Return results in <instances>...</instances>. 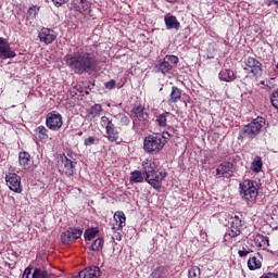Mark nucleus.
I'll list each match as a JSON object with an SVG mask.
<instances>
[{
    "label": "nucleus",
    "mask_w": 278,
    "mask_h": 278,
    "mask_svg": "<svg viewBox=\"0 0 278 278\" xmlns=\"http://www.w3.org/2000/svg\"><path fill=\"white\" fill-rule=\"evenodd\" d=\"M130 184H142L144 181V176H142V172L135 170L130 174L129 178Z\"/></svg>",
    "instance_id": "bb28decb"
},
{
    "label": "nucleus",
    "mask_w": 278,
    "mask_h": 278,
    "mask_svg": "<svg viewBox=\"0 0 278 278\" xmlns=\"http://www.w3.org/2000/svg\"><path fill=\"white\" fill-rule=\"evenodd\" d=\"M101 277V269L97 266L86 267L79 271L77 278H98Z\"/></svg>",
    "instance_id": "2eb2a0df"
},
{
    "label": "nucleus",
    "mask_w": 278,
    "mask_h": 278,
    "mask_svg": "<svg viewBox=\"0 0 278 278\" xmlns=\"http://www.w3.org/2000/svg\"><path fill=\"white\" fill-rule=\"evenodd\" d=\"M106 138L109 142H115L116 144H121L123 142L121 132L118 131V128H116V125L106 130Z\"/></svg>",
    "instance_id": "dca6fc26"
},
{
    "label": "nucleus",
    "mask_w": 278,
    "mask_h": 278,
    "mask_svg": "<svg viewBox=\"0 0 278 278\" xmlns=\"http://www.w3.org/2000/svg\"><path fill=\"white\" fill-rule=\"evenodd\" d=\"M261 278H278L277 274L268 273L266 275H263Z\"/></svg>",
    "instance_id": "a18cd8bd"
},
{
    "label": "nucleus",
    "mask_w": 278,
    "mask_h": 278,
    "mask_svg": "<svg viewBox=\"0 0 278 278\" xmlns=\"http://www.w3.org/2000/svg\"><path fill=\"white\" fill-rule=\"evenodd\" d=\"M257 256L260 257V254H257Z\"/></svg>",
    "instance_id": "09e8293b"
},
{
    "label": "nucleus",
    "mask_w": 278,
    "mask_h": 278,
    "mask_svg": "<svg viewBox=\"0 0 278 278\" xmlns=\"http://www.w3.org/2000/svg\"><path fill=\"white\" fill-rule=\"evenodd\" d=\"M114 220L117 224V227L113 226V229L121 230V229H123V227H125V223L127 220V217H125V213H123V211H117L114 214Z\"/></svg>",
    "instance_id": "aec40b11"
},
{
    "label": "nucleus",
    "mask_w": 278,
    "mask_h": 278,
    "mask_svg": "<svg viewBox=\"0 0 278 278\" xmlns=\"http://www.w3.org/2000/svg\"><path fill=\"white\" fill-rule=\"evenodd\" d=\"M33 278H51V274H49L47 270L35 268Z\"/></svg>",
    "instance_id": "c756f323"
},
{
    "label": "nucleus",
    "mask_w": 278,
    "mask_h": 278,
    "mask_svg": "<svg viewBox=\"0 0 278 278\" xmlns=\"http://www.w3.org/2000/svg\"><path fill=\"white\" fill-rule=\"evenodd\" d=\"M252 238L254 247H258L260 249H266L267 247H270L268 237H264L263 235L260 233H254Z\"/></svg>",
    "instance_id": "6ab92c4d"
},
{
    "label": "nucleus",
    "mask_w": 278,
    "mask_h": 278,
    "mask_svg": "<svg viewBox=\"0 0 278 278\" xmlns=\"http://www.w3.org/2000/svg\"><path fill=\"white\" fill-rule=\"evenodd\" d=\"M266 125V121L263 117H256L250 124L245 125L239 132L240 138H255L262 130V127Z\"/></svg>",
    "instance_id": "20e7f679"
},
{
    "label": "nucleus",
    "mask_w": 278,
    "mask_h": 278,
    "mask_svg": "<svg viewBox=\"0 0 278 278\" xmlns=\"http://www.w3.org/2000/svg\"><path fill=\"white\" fill-rule=\"evenodd\" d=\"M104 87L106 88V90H114V88H116V80L111 79L110 81L104 84Z\"/></svg>",
    "instance_id": "4c0bfd02"
},
{
    "label": "nucleus",
    "mask_w": 278,
    "mask_h": 278,
    "mask_svg": "<svg viewBox=\"0 0 278 278\" xmlns=\"http://www.w3.org/2000/svg\"><path fill=\"white\" fill-rule=\"evenodd\" d=\"M240 233H242V219H240L238 215H235L230 218V226L224 235V242H226V244L233 242V238H238Z\"/></svg>",
    "instance_id": "39448f33"
},
{
    "label": "nucleus",
    "mask_w": 278,
    "mask_h": 278,
    "mask_svg": "<svg viewBox=\"0 0 278 278\" xmlns=\"http://www.w3.org/2000/svg\"><path fill=\"white\" fill-rule=\"evenodd\" d=\"M76 166L77 162L75 160H72L66 155L61 156V168L67 177H73V175H75Z\"/></svg>",
    "instance_id": "9b49d317"
},
{
    "label": "nucleus",
    "mask_w": 278,
    "mask_h": 278,
    "mask_svg": "<svg viewBox=\"0 0 278 278\" xmlns=\"http://www.w3.org/2000/svg\"><path fill=\"white\" fill-rule=\"evenodd\" d=\"M257 187H255L253 181L245 180L240 184V195L243 201H247L248 203H253L255 202V199H257Z\"/></svg>",
    "instance_id": "423d86ee"
},
{
    "label": "nucleus",
    "mask_w": 278,
    "mask_h": 278,
    "mask_svg": "<svg viewBox=\"0 0 278 278\" xmlns=\"http://www.w3.org/2000/svg\"><path fill=\"white\" fill-rule=\"evenodd\" d=\"M129 123H130L129 117L125 115L121 117V125L127 126L129 125Z\"/></svg>",
    "instance_id": "79ce46f5"
},
{
    "label": "nucleus",
    "mask_w": 278,
    "mask_h": 278,
    "mask_svg": "<svg viewBox=\"0 0 278 278\" xmlns=\"http://www.w3.org/2000/svg\"><path fill=\"white\" fill-rule=\"evenodd\" d=\"M90 249H91V251H96V252L101 251L103 249V239H101V238L96 239L92 242Z\"/></svg>",
    "instance_id": "473e14b6"
},
{
    "label": "nucleus",
    "mask_w": 278,
    "mask_h": 278,
    "mask_svg": "<svg viewBox=\"0 0 278 278\" xmlns=\"http://www.w3.org/2000/svg\"><path fill=\"white\" fill-rule=\"evenodd\" d=\"M47 127L45 126H38L35 130L36 136L39 138L41 141H47L49 140V135L47 134Z\"/></svg>",
    "instance_id": "a878e982"
},
{
    "label": "nucleus",
    "mask_w": 278,
    "mask_h": 278,
    "mask_svg": "<svg viewBox=\"0 0 278 278\" xmlns=\"http://www.w3.org/2000/svg\"><path fill=\"white\" fill-rule=\"evenodd\" d=\"M33 162H31V155L27 152H21L20 153V166H23L25 169L30 168Z\"/></svg>",
    "instance_id": "412c9836"
},
{
    "label": "nucleus",
    "mask_w": 278,
    "mask_h": 278,
    "mask_svg": "<svg viewBox=\"0 0 278 278\" xmlns=\"http://www.w3.org/2000/svg\"><path fill=\"white\" fill-rule=\"evenodd\" d=\"M132 114L138 118V121H147L149 118V115L144 113V106H137L132 110Z\"/></svg>",
    "instance_id": "393cba45"
},
{
    "label": "nucleus",
    "mask_w": 278,
    "mask_h": 278,
    "mask_svg": "<svg viewBox=\"0 0 278 278\" xmlns=\"http://www.w3.org/2000/svg\"><path fill=\"white\" fill-rule=\"evenodd\" d=\"M0 58H4L5 60L16 58V52L12 51L10 43L3 37L0 38Z\"/></svg>",
    "instance_id": "4468645a"
},
{
    "label": "nucleus",
    "mask_w": 278,
    "mask_h": 278,
    "mask_svg": "<svg viewBox=\"0 0 278 278\" xmlns=\"http://www.w3.org/2000/svg\"><path fill=\"white\" fill-rule=\"evenodd\" d=\"M244 71H248V73H251L253 77H262V63L257 61V59L253 56H249L245 61V67Z\"/></svg>",
    "instance_id": "1a4fd4ad"
},
{
    "label": "nucleus",
    "mask_w": 278,
    "mask_h": 278,
    "mask_svg": "<svg viewBox=\"0 0 278 278\" xmlns=\"http://www.w3.org/2000/svg\"><path fill=\"white\" fill-rule=\"evenodd\" d=\"M181 99V90L177 87L172 88L170 97L167 100V103L170 105V103H177Z\"/></svg>",
    "instance_id": "b1692460"
},
{
    "label": "nucleus",
    "mask_w": 278,
    "mask_h": 278,
    "mask_svg": "<svg viewBox=\"0 0 278 278\" xmlns=\"http://www.w3.org/2000/svg\"><path fill=\"white\" fill-rule=\"evenodd\" d=\"M5 181L7 186H9L10 190H12L13 192H23V188L21 187V176L16 174H9L5 177Z\"/></svg>",
    "instance_id": "f8f14e48"
},
{
    "label": "nucleus",
    "mask_w": 278,
    "mask_h": 278,
    "mask_svg": "<svg viewBox=\"0 0 278 278\" xmlns=\"http://www.w3.org/2000/svg\"><path fill=\"white\" fill-rule=\"evenodd\" d=\"M220 81H233L236 79V74L231 70H222L219 72Z\"/></svg>",
    "instance_id": "4be33fe9"
},
{
    "label": "nucleus",
    "mask_w": 278,
    "mask_h": 278,
    "mask_svg": "<svg viewBox=\"0 0 278 278\" xmlns=\"http://www.w3.org/2000/svg\"><path fill=\"white\" fill-rule=\"evenodd\" d=\"M98 232L99 230H97L96 228L87 229L85 231V240H92Z\"/></svg>",
    "instance_id": "c9c22d12"
},
{
    "label": "nucleus",
    "mask_w": 278,
    "mask_h": 278,
    "mask_svg": "<svg viewBox=\"0 0 278 278\" xmlns=\"http://www.w3.org/2000/svg\"><path fill=\"white\" fill-rule=\"evenodd\" d=\"M112 240L114 242H121L123 240V235H121L119 232H114Z\"/></svg>",
    "instance_id": "ea45409f"
},
{
    "label": "nucleus",
    "mask_w": 278,
    "mask_h": 278,
    "mask_svg": "<svg viewBox=\"0 0 278 278\" xmlns=\"http://www.w3.org/2000/svg\"><path fill=\"white\" fill-rule=\"evenodd\" d=\"M40 42H45V45H51L56 36L51 33L49 28H42L38 35Z\"/></svg>",
    "instance_id": "f3484780"
},
{
    "label": "nucleus",
    "mask_w": 278,
    "mask_h": 278,
    "mask_svg": "<svg viewBox=\"0 0 278 278\" xmlns=\"http://www.w3.org/2000/svg\"><path fill=\"white\" fill-rule=\"evenodd\" d=\"M168 3H176L177 0H166Z\"/></svg>",
    "instance_id": "de8ad7c7"
},
{
    "label": "nucleus",
    "mask_w": 278,
    "mask_h": 278,
    "mask_svg": "<svg viewBox=\"0 0 278 278\" xmlns=\"http://www.w3.org/2000/svg\"><path fill=\"white\" fill-rule=\"evenodd\" d=\"M262 166H263L262 157L256 156L252 162V170H254V173H260V170H262Z\"/></svg>",
    "instance_id": "2f4dec72"
},
{
    "label": "nucleus",
    "mask_w": 278,
    "mask_h": 278,
    "mask_svg": "<svg viewBox=\"0 0 278 278\" xmlns=\"http://www.w3.org/2000/svg\"><path fill=\"white\" fill-rule=\"evenodd\" d=\"M66 64L77 75H84V73H92L97 71V58L90 52H74L71 55L65 56Z\"/></svg>",
    "instance_id": "f257e3e1"
},
{
    "label": "nucleus",
    "mask_w": 278,
    "mask_h": 278,
    "mask_svg": "<svg viewBox=\"0 0 278 278\" xmlns=\"http://www.w3.org/2000/svg\"><path fill=\"white\" fill-rule=\"evenodd\" d=\"M201 277V268L199 266H193L188 271V278H200Z\"/></svg>",
    "instance_id": "72a5a7b5"
},
{
    "label": "nucleus",
    "mask_w": 278,
    "mask_h": 278,
    "mask_svg": "<svg viewBox=\"0 0 278 278\" xmlns=\"http://www.w3.org/2000/svg\"><path fill=\"white\" fill-rule=\"evenodd\" d=\"M164 21L167 29H176V31H178L179 27H181V24L179 21H177V17L170 15V13L165 15Z\"/></svg>",
    "instance_id": "a211bd4d"
},
{
    "label": "nucleus",
    "mask_w": 278,
    "mask_h": 278,
    "mask_svg": "<svg viewBox=\"0 0 278 278\" xmlns=\"http://www.w3.org/2000/svg\"><path fill=\"white\" fill-rule=\"evenodd\" d=\"M233 173H236V167L233 166V163L229 162L222 163L216 169V174L219 177H226L227 179L233 177Z\"/></svg>",
    "instance_id": "ddd939ff"
},
{
    "label": "nucleus",
    "mask_w": 278,
    "mask_h": 278,
    "mask_svg": "<svg viewBox=\"0 0 278 278\" xmlns=\"http://www.w3.org/2000/svg\"><path fill=\"white\" fill-rule=\"evenodd\" d=\"M101 112H103V108L101 106V104H94L91 108L90 114L92 118H94L96 116H101Z\"/></svg>",
    "instance_id": "f704fd0d"
},
{
    "label": "nucleus",
    "mask_w": 278,
    "mask_h": 278,
    "mask_svg": "<svg viewBox=\"0 0 278 278\" xmlns=\"http://www.w3.org/2000/svg\"><path fill=\"white\" fill-rule=\"evenodd\" d=\"M81 233H84L81 229L70 228L67 231L61 235V241L63 244H71V242H76L79 240V238H81Z\"/></svg>",
    "instance_id": "9d476101"
},
{
    "label": "nucleus",
    "mask_w": 278,
    "mask_h": 278,
    "mask_svg": "<svg viewBox=\"0 0 278 278\" xmlns=\"http://www.w3.org/2000/svg\"><path fill=\"white\" fill-rule=\"evenodd\" d=\"M38 12H40V8H38L37 5H33L28 9V17L29 18H36V15L38 14Z\"/></svg>",
    "instance_id": "e433bc0d"
},
{
    "label": "nucleus",
    "mask_w": 278,
    "mask_h": 278,
    "mask_svg": "<svg viewBox=\"0 0 278 278\" xmlns=\"http://www.w3.org/2000/svg\"><path fill=\"white\" fill-rule=\"evenodd\" d=\"M170 116V112H165L156 116V123H159V127H166V121Z\"/></svg>",
    "instance_id": "cd10ccee"
},
{
    "label": "nucleus",
    "mask_w": 278,
    "mask_h": 278,
    "mask_svg": "<svg viewBox=\"0 0 278 278\" xmlns=\"http://www.w3.org/2000/svg\"><path fill=\"white\" fill-rule=\"evenodd\" d=\"M157 166H160V163L153 159H147L142 163L146 181L154 188V190L162 188V181L166 179L167 175L164 170H157Z\"/></svg>",
    "instance_id": "f03ea898"
},
{
    "label": "nucleus",
    "mask_w": 278,
    "mask_h": 278,
    "mask_svg": "<svg viewBox=\"0 0 278 278\" xmlns=\"http://www.w3.org/2000/svg\"><path fill=\"white\" fill-rule=\"evenodd\" d=\"M177 64H179V58L175 55H166L163 60L156 62L155 70L156 73L166 75V73H170Z\"/></svg>",
    "instance_id": "0eeeda50"
},
{
    "label": "nucleus",
    "mask_w": 278,
    "mask_h": 278,
    "mask_svg": "<svg viewBox=\"0 0 278 278\" xmlns=\"http://www.w3.org/2000/svg\"><path fill=\"white\" fill-rule=\"evenodd\" d=\"M100 125L101 127H104L105 131H108V129H111L114 125V123H112V119H110V117L108 116H102L100 119Z\"/></svg>",
    "instance_id": "c85d7f7f"
},
{
    "label": "nucleus",
    "mask_w": 278,
    "mask_h": 278,
    "mask_svg": "<svg viewBox=\"0 0 278 278\" xmlns=\"http://www.w3.org/2000/svg\"><path fill=\"white\" fill-rule=\"evenodd\" d=\"M166 144V138L162 135L148 136L143 141V150L150 155H155L164 149Z\"/></svg>",
    "instance_id": "7ed1b4c3"
},
{
    "label": "nucleus",
    "mask_w": 278,
    "mask_h": 278,
    "mask_svg": "<svg viewBox=\"0 0 278 278\" xmlns=\"http://www.w3.org/2000/svg\"><path fill=\"white\" fill-rule=\"evenodd\" d=\"M46 125L52 131H60V129H62V125H64V122L62 121V114L55 111L48 113Z\"/></svg>",
    "instance_id": "6e6552de"
},
{
    "label": "nucleus",
    "mask_w": 278,
    "mask_h": 278,
    "mask_svg": "<svg viewBox=\"0 0 278 278\" xmlns=\"http://www.w3.org/2000/svg\"><path fill=\"white\" fill-rule=\"evenodd\" d=\"M70 0H52V2L54 3V5L56 8H60L61 5H64V3H68Z\"/></svg>",
    "instance_id": "a19ab883"
},
{
    "label": "nucleus",
    "mask_w": 278,
    "mask_h": 278,
    "mask_svg": "<svg viewBox=\"0 0 278 278\" xmlns=\"http://www.w3.org/2000/svg\"><path fill=\"white\" fill-rule=\"evenodd\" d=\"M85 147H92L94 144V137H89L84 141Z\"/></svg>",
    "instance_id": "58836bf2"
},
{
    "label": "nucleus",
    "mask_w": 278,
    "mask_h": 278,
    "mask_svg": "<svg viewBox=\"0 0 278 278\" xmlns=\"http://www.w3.org/2000/svg\"><path fill=\"white\" fill-rule=\"evenodd\" d=\"M29 275H31V268H26L22 278H29Z\"/></svg>",
    "instance_id": "c03bdc74"
},
{
    "label": "nucleus",
    "mask_w": 278,
    "mask_h": 278,
    "mask_svg": "<svg viewBox=\"0 0 278 278\" xmlns=\"http://www.w3.org/2000/svg\"><path fill=\"white\" fill-rule=\"evenodd\" d=\"M248 268L249 270H258V268H262V261L257 256H251L248 260Z\"/></svg>",
    "instance_id": "5701e85b"
},
{
    "label": "nucleus",
    "mask_w": 278,
    "mask_h": 278,
    "mask_svg": "<svg viewBox=\"0 0 278 278\" xmlns=\"http://www.w3.org/2000/svg\"><path fill=\"white\" fill-rule=\"evenodd\" d=\"M80 3H81L83 12H86V10H88V8H90V3H88L87 1L81 0Z\"/></svg>",
    "instance_id": "37998d69"
},
{
    "label": "nucleus",
    "mask_w": 278,
    "mask_h": 278,
    "mask_svg": "<svg viewBox=\"0 0 278 278\" xmlns=\"http://www.w3.org/2000/svg\"><path fill=\"white\" fill-rule=\"evenodd\" d=\"M166 273L167 270L165 266H159L151 273V277L159 278L162 277V275H166Z\"/></svg>",
    "instance_id": "7c9ffc66"
},
{
    "label": "nucleus",
    "mask_w": 278,
    "mask_h": 278,
    "mask_svg": "<svg viewBox=\"0 0 278 278\" xmlns=\"http://www.w3.org/2000/svg\"><path fill=\"white\" fill-rule=\"evenodd\" d=\"M238 253L240 257H247V255H249V251L247 250H240Z\"/></svg>",
    "instance_id": "49530a36"
}]
</instances>
